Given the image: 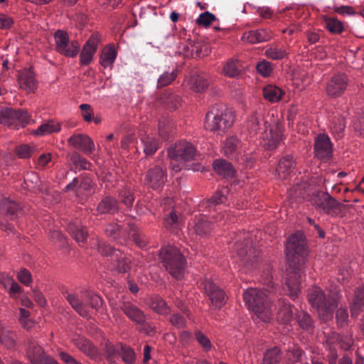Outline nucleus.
<instances>
[{
  "instance_id": "f257e3e1",
  "label": "nucleus",
  "mask_w": 364,
  "mask_h": 364,
  "mask_svg": "<svg viewBox=\"0 0 364 364\" xmlns=\"http://www.w3.org/2000/svg\"><path fill=\"white\" fill-rule=\"evenodd\" d=\"M306 252H287L288 268L285 291L294 300L300 292L301 272L306 259Z\"/></svg>"
},
{
  "instance_id": "f03ea898",
  "label": "nucleus",
  "mask_w": 364,
  "mask_h": 364,
  "mask_svg": "<svg viewBox=\"0 0 364 364\" xmlns=\"http://www.w3.org/2000/svg\"><path fill=\"white\" fill-rule=\"evenodd\" d=\"M338 291L326 294L317 287L311 289L308 294L309 302L324 321L333 318V311L338 306Z\"/></svg>"
},
{
  "instance_id": "7ed1b4c3",
  "label": "nucleus",
  "mask_w": 364,
  "mask_h": 364,
  "mask_svg": "<svg viewBox=\"0 0 364 364\" xmlns=\"http://www.w3.org/2000/svg\"><path fill=\"white\" fill-rule=\"evenodd\" d=\"M243 299L255 316L261 321L268 323L271 321L272 311L269 299L263 290L255 288L247 289L243 294Z\"/></svg>"
},
{
  "instance_id": "20e7f679",
  "label": "nucleus",
  "mask_w": 364,
  "mask_h": 364,
  "mask_svg": "<svg viewBox=\"0 0 364 364\" xmlns=\"http://www.w3.org/2000/svg\"><path fill=\"white\" fill-rule=\"evenodd\" d=\"M234 120L235 117L232 112L213 107L206 114L205 127L210 132L220 134L232 127Z\"/></svg>"
},
{
  "instance_id": "39448f33",
  "label": "nucleus",
  "mask_w": 364,
  "mask_h": 364,
  "mask_svg": "<svg viewBox=\"0 0 364 364\" xmlns=\"http://www.w3.org/2000/svg\"><path fill=\"white\" fill-rule=\"evenodd\" d=\"M265 124H268L266 129H264L262 138L264 146L268 149H275L283 139V124L277 115L274 113H269L265 119Z\"/></svg>"
},
{
  "instance_id": "423d86ee",
  "label": "nucleus",
  "mask_w": 364,
  "mask_h": 364,
  "mask_svg": "<svg viewBox=\"0 0 364 364\" xmlns=\"http://www.w3.org/2000/svg\"><path fill=\"white\" fill-rule=\"evenodd\" d=\"M159 257L166 269L173 277H181L186 267V260L181 252H159Z\"/></svg>"
},
{
  "instance_id": "0eeeda50",
  "label": "nucleus",
  "mask_w": 364,
  "mask_h": 364,
  "mask_svg": "<svg viewBox=\"0 0 364 364\" xmlns=\"http://www.w3.org/2000/svg\"><path fill=\"white\" fill-rule=\"evenodd\" d=\"M55 48L58 53L67 56L75 57L79 51L80 45L77 41H70L68 34L61 30L57 31L54 34Z\"/></svg>"
},
{
  "instance_id": "6e6552de",
  "label": "nucleus",
  "mask_w": 364,
  "mask_h": 364,
  "mask_svg": "<svg viewBox=\"0 0 364 364\" xmlns=\"http://www.w3.org/2000/svg\"><path fill=\"white\" fill-rule=\"evenodd\" d=\"M168 154L171 159L185 162L192 160L196 154V151L192 144L183 141L170 148Z\"/></svg>"
},
{
  "instance_id": "1a4fd4ad",
  "label": "nucleus",
  "mask_w": 364,
  "mask_h": 364,
  "mask_svg": "<svg viewBox=\"0 0 364 364\" xmlns=\"http://www.w3.org/2000/svg\"><path fill=\"white\" fill-rule=\"evenodd\" d=\"M348 80L345 73H338L328 81L326 87V94L332 97L341 95L346 90Z\"/></svg>"
},
{
  "instance_id": "9d476101",
  "label": "nucleus",
  "mask_w": 364,
  "mask_h": 364,
  "mask_svg": "<svg viewBox=\"0 0 364 364\" xmlns=\"http://www.w3.org/2000/svg\"><path fill=\"white\" fill-rule=\"evenodd\" d=\"M203 288L215 308L220 309L226 303L227 296L224 291L213 282L205 280L203 282Z\"/></svg>"
},
{
  "instance_id": "9b49d317",
  "label": "nucleus",
  "mask_w": 364,
  "mask_h": 364,
  "mask_svg": "<svg viewBox=\"0 0 364 364\" xmlns=\"http://www.w3.org/2000/svg\"><path fill=\"white\" fill-rule=\"evenodd\" d=\"M100 41L101 36L99 33H94L89 38L83 46L80 55L81 65H87L92 61L93 56L97 50V46Z\"/></svg>"
},
{
  "instance_id": "f8f14e48",
  "label": "nucleus",
  "mask_w": 364,
  "mask_h": 364,
  "mask_svg": "<svg viewBox=\"0 0 364 364\" xmlns=\"http://www.w3.org/2000/svg\"><path fill=\"white\" fill-rule=\"evenodd\" d=\"M70 146L79 149L87 155L92 154L95 151V144L92 139L83 134H73L68 139Z\"/></svg>"
},
{
  "instance_id": "ddd939ff",
  "label": "nucleus",
  "mask_w": 364,
  "mask_h": 364,
  "mask_svg": "<svg viewBox=\"0 0 364 364\" xmlns=\"http://www.w3.org/2000/svg\"><path fill=\"white\" fill-rule=\"evenodd\" d=\"M314 152L321 160H328L331 157L332 144L328 135L320 134L315 138Z\"/></svg>"
},
{
  "instance_id": "4468645a",
  "label": "nucleus",
  "mask_w": 364,
  "mask_h": 364,
  "mask_svg": "<svg viewBox=\"0 0 364 364\" xmlns=\"http://www.w3.org/2000/svg\"><path fill=\"white\" fill-rule=\"evenodd\" d=\"M26 352L28 359L32 364H43L44 360L49 357L33 338H28L26 341Z\"/></svg>"
},
{
  "instance_id": "2eb2a0df",
  "label": "nucleus",
  "mask_w": 364,
  "mask_h": 364,
  "mask_svg": "<svg viewBox=\"0 0 364 364\" xmlns=\"http://www.w3.org/2000/svg\"><path fill=\"white\" fill-rule=\"evenodd\" d=\"M120 309L132 322L136 324H144L146 317L142 310L136 305L128 301H124L120 304Z\"/></svg>"
},
{
  "instance_id": "dca6fc26",
  "label": "nucleus",
  "mask_w": 364,
  "mask_h": 364,
  "mask_svg": "<svg viewBox=\"0 0 364 364\" xmlns=\"http://www.w3.org/2000/svg\"><path fill=\"white\" fill-rule=\"evenodd\" d=\"M17 82L19 87L27 92H34L38 87V82L31 68L23 69L18 72Z\"/></svg>"
},
{
  "instance_id": "f3484780",
  "label": "nucleus",
  "mask_w": 364,
  "mask_h": 364,
  "mask_svg": "<svg viewBox=\"0 0 364 364\" xmlns=\"http://www.w3.org/2000/svg\"><path fill=\"white\" fill-rule=\"evenodd\" d=\"M166 181V175L164 169L158 166L149 169L144 179L146 184L153 189L161 188Z\"/></svg>"
},
{
  "instance_id": "a211bd4d",
  "label": "nucleus",
  "mask_w": 364,
  "mask_h": 364,
  "mask_svg": "<svg viewBox=\"0 0 364 364\" xmlns=\"http://www.w3.org/2000/svg\"><path fill=\"white\" fill-rule=\"evenodd\" d=\"M62 294L65 299L68 301L72 308L81 316L87 318L89 311L87 305L80 299L79 296L68 289H63Z\"/></svg>"
},
{
  "instance_id": "6ab92c4d",
  "label": "nucleus",
  "mask_w": 364,
  "mask_h": 364,
  "mask_svg": "<svg viewBox=\"0 0 364 364\" xmlns=\"http://www.w3.org/2000/svg\"><path fill=\"white\" fill-rule=\"evenodd\" d=\"M296 166V161L291 155H286L280 159L276 168V175L279 179H286Z\"/></svg>"
},
{
  "instance_id": "aec40b11",
  "label": "nucleus",
  "mask_w": 364,
  "mask_h": 364,
  "mask_svg": "<svg viewBox=\"0 0 364 364\" xmlns=\"http://www.w3.org/2000/svg\"><path fill=\"white\" fill-rule=\"evenodd\" d=\"M271 38V33L265 29L250 31L244 33L242 36L243 41L252 44L265 42Z\"/></svg>"
},
{
  "instance_id": "412c9836",
  "label": "nucleus",
  "mask_w": 364,
  "mask_h": 364,
  "mask_svg": "<svg viewBox=\"0 0 364 364\" xmlns=\"http://www.w3.org/2000/svg\"><path fill=\"white\" fill-rule=\"evenodd\" d=\"M286 250H305L308 248L306 240L302 232H298L289 237Z\"/></svg>"
},
{
  "instance_id": "4be33fe9",
  "label": "nucleus",
  "mask_w": 364,
  "mask_h": 364,
  "mask_svg": "<svg viewBox=\"0 0 364 364\" xmlns=\"http://www.w3.org/2000/svg\"><path fill=\"white\" fill-rule=\"evenodd\" d=\"M242 143L236 136H231L225 141L223 146L224 154L230 158H237V156L241 154Z\"/></svg>"
},
{
  "instance_id": "5701e85b",
  "label": "nucleus",
  "mask_w": 364,
  "mask_h": 364,
  "mask_svg": "<svg viewBox=\"0 0 364 364\" xmlns=\"http://www.w3.org/2000/svg\"><path fill=\"white\" fill-rule=\"evenodd\" d=\"M322 200L324 203H322L318 210L331 216L336 215L341 204L329 193L325 194Z\"/></svg>"
},
{
  "instance_id": "b1692460",
  "label": "nucleus",
  "mask_w": 364,
  "mask_h": 364,
  "mask_svg": "<svg viewBox=\"0 0 364 364\" xmlns=\"http://www.w3.org/2000/svg\"><path fill=\"white\" fill-rule=\"evenodd\" d=\"M262 93L264 98L271 103L279 102L285 94L281 87L274 85L264 87Z\"/></svg>"
},
{
  "instance_id": "393cba45",
  "label": "nucleus",
  "mask_w": 364,
  "mask_h": 364,
  "mask_svg": "<svg viewBox=\"0 0 364 364\" xmlns=\"http://www.w3.org/2000/svg\"><path fill=\"white\" fill-rule=\"evenodd\" d=\"M117 50L112 45H108L105 46L100 54V65L105 68H111L112 67L116 58H117Z\"/></svg>"
},
{
  "instance_id": "a878e982",
  "label": "nucleus",
  "mask_w": 364,
  "mask_h": 364,
  "mask_svg": "<svg viewBox=\"0 0 364 364\" xmlns=\"http://www.w3.org/2000/svg\"><path fill=\"white\" fill-rule=\"evenodd\" d=\"M60 129L61 125L59 122L50 120L39 126L38 129L33 132V134L36 136H45L59 132Z\"/></svg>"
},
{
  "instance_id": "bb28decb",
  "label": "nucleus",
  "mask_w": 364,
  "mask_h": 364,
  "mask_svg": "<svg viewBox=\"0 0 364 364\" xmlns=\"http://www.w3.org/2000/svg\"><path fill=\"white\" fill-rule=\"evenodd\" d=\"M74 343L81 352L90 358H94L97 355V349L87 339L79 338L75 340Z\"/></svg>"
},
{
  "instance_id": "cd10ccee",
  "label": "nucleus",
  "mask_w": 364,
  "mask_h": 364,
  "mask_svg": "<svg viewBox=\"0 0 364 364\" xmlns=\"http://www.w3.org/2000/svg\"><path fill=\"white\" fill-rule=\"evenodd\" d=\"M213 166L214 170L224 177H232L235 174V169L231 164L224 159L215 160Z\"/></svg>"
},
{
  "instance_id": "c85d7f7f",
  "label": "nucleus",
  "mask_w": 364,
  "mask_h": 364,
  "mask_svg": "<svg viewBox=\"0 0 364 364\" xmlns=\"http://www.w3.org/2000/svg\"><path fill=\"white\" fill-rule=\"evenodd\" d=\"M221 73L228 77H236L240 74V63L236 59H229L223 65Z\"/></svg>"
},
{
  "instance_id": "c756f323",
  "label": "nucleus",
  "mask_w": 364,
  "mask_h": 364,
  "mask_svg": "<svg viewBox=\"0 0 364 364\" xmlns=\"http://www.w3.org/2000/svg\"><path fill=\"white\" fill-rule=\"evenodd\" d=\"M268 124H265V120L262 114L255 113L249 118L247 127L250 132L257 134L263 127L266 129Z\"/></svg>"
},
{
  "instance_id": "7c9ffc66",
  "label": "nucleus",
  "mask_w": 364,
  "mask_h": 364,
  "mask_svg": "<svg viewBox=\"0 0 364 364\" xmlns=\"http://www.w3.org/2000/svg\"><path fill=\"white\" fill-rule=\"evenodd\" d=\"M118 209L117 201L112 197H106L97 205V210L100 214L114 213Z\"/></svg>"
},
{
  "instance_id": "2f4dec72",
  "label": "nucleus",
  "mask_w": 364,
  "mask_h": 364,
  "mask_svg": "<svg viewBox=\"0 0 364 364\" xmlns=\"http://www.w3.org/2000/svg\"><path fill=\"white\" fill-rule=\"evenodd\" d=\"M325 28L333 34H340L344 29V23L343 21L334 17L323 16Z\"/></svg>"
},
{
  "instance_id": "473e14b6",
  "label": "nucleus",
  "mask_w": 364,
  "mask_h": 364,
  "mask_svg": "<svg viewBox=\"0 0 364 364\" xmlns=\"http://www.w3.org/2000/svg\"><path fill=\"white\" fill-rule=\"evenodd\" d=\"M149 306L159 314L166 315L170 313V307L167 302L158 296L151 298Z\"/></svg>"
},
{
  "instance_id": "72a5a7b5",
  "label": "nucleus",
  "mask_w": 364,
  "mask_h": 364,
  "mask_svg": "<svg viewBox=\"0 0 364 364\" xmlns=\"http://www.w3.org/2000/svg\"><path fill=\"white\" fill-rule=\"evenodd\" d=\"M68 230L77 242H82L87 238V232L84 227L78 223H70L68 226Z\"/></svg>"
},
{
  "instance_id": "f704fd0d",
  "label": "nucleus",
  "mask_w": 364,
  "mask_h": 364,
  "mask_svg": "<svg viewBox=\"0 0 364 364\" xmlns=\"http://www.w3.org/2000/svg\"><path fill=\"white\" fill-rule=\"evenodd\" d=\"M252 234L250 232H240L235 238V247L238 250L252 248Z\"/></svg>"
},
{
  "instance_id": "c9c22d12",
  "label": "nucleus",
  "mask_w": 364,
  "mask_h": 364,
  "mask_svg": "<svg viewBox=\"0 0 364 364\" xmlns=\"http://www.w3.org/2000/svg\"><path fill=\"white\" fill-rule=\"evenodd\" d=\"M189 85L193 90L200 92L208 87L209 81L202 75H194L190 77Z\"/></svg>"
},
{
  "instance_id": "e433bc0d",
  "label": "nucleus",
  "mask_w": 364,
  "mask_h": 364,
  "mask_svg": "<svg viewBox=\"0 0 364 364\" xmlns=\"http://www.w3.org/2000/svg\"><path fill=\"white\" fill-rule=\"evenodd\" d=\"M25 188L30 191L40 190L41 181L38 176L34 172H28L24 175Z\"/></svg>"
},
{
  "instance_id": "4c0bfd02",
  "label": "nucleus",
  "mask_w": 364,
  "mask_h": 364,
  "mask_svg": "<svg viewBox=\"0 0 364 364\" xmlns=\"http://www.w3.org/2000/svg\"><path fill=\"white\" fill-rule=\"evenodd\" d=\"M144 152L146 156L153 155L159 149V143L152 136H144L141 138Z\"/></svg>"
},
{
  "instance_id": "58836bf2",
  "label": "nucleus",
  "mask_w": 364,
  "mask_h": 364,
  "mask_svg": "<svg viewBox=\"0 0 364 364\" xmlns=\"http://www.w3.org/2000/svg\"><path fill=\"white\" fill-rule=\"evenodd\" d=\"M177 70H166L161 73L157 80V88H161L170 85L177 77Z\"/></svg>"
},
{
  "instance_id": "ea45409f",
  "label": "nucleus",
  "mask_w": 364,
  "mask_h": 364,
  "mask_svg": "<svg viewBox=\"0 0 364 364\" xmlns=\"http://www.w3.org/2000/svg\"><path fill=\"white\" fill-rule=\"evenodd\" d=\"M181 216H178L173 211H171L168 216L164 218V226L171 232H176L181 223Z\"/></svg>"
},
{
  "instance_id": "a19ab883",
  "label": "nucleus",
  "mask_w": 364,
  "mask_h": 364,
  "mask_svg": "<svg viewBox=\"0 0 364 364\" xmlns=\"http://www.w3.org/2000/svg\"><path fill=\"white\" fill-rule=\"evenodd\" d=\"M82 296L87 301L88 305L91 308L98 310L102 306L103 300L102 297L94 292L85 290L82 291Z\"/></svg>"
},
{
  "instance_id": "79ce46f5",
  "label": "nucleus",
  "mask_w": 364,
  "mask_h": 364,
  "mask_svg": "<svg viewBox=\"0 0 364 364\" xmlns=\"http://www.w3.org/2000/svg\"><path fill=\"white\" fill-rule=\"evenodd\" d=\"M281 358L280 350L277 347L272 348L264 354L262 364H279Z\"/></svg>"
},
{
  "instance_id": "37998d69",
  "label": "nucleus",
  "mask_w": 364,
  "mask_h": 364,
  "mask_svg": "<svg viewBox=\"0 0 364 364\" xmlns=\"http://www.w3.org/2000/svg\"><path fill=\"white\" fill-rule=\"evenodd\" d=\"M1 204L3 205V208H0V210L4 213L5 214L10 215H18L21 210L19 205L15 203L14 201L10 200L6 198H4L1 201Z\"/></svg>"
},
{
  "instance_id": "c03bdc74",
  "label": "nucleus",
  "mask_w": 364,
  "mask_h": 364,
  "mask_svg": "<svg viewBox=\"0 0 364 364\" xmlns=\"http://www.w3.org/2000/svg\"><path fill=\"white\" fill-rule=\"evenodd\" d=\"M0 343L8 349H14L16 346V334L9 330H4L0 335Z\"/></svg>"
},
{
  "instance_id": "a18cd8bd",
  "label": "nucleus",
  "mask_w": 364,
  "mask_h": 364,
  "mask_svg": "<svg viewBox=\"0 0 364 364\" xmlns=\"http://www.w3.org/2000/svg\"><path fill=\"white\" fill-rule=\"evenodd\" d=\"M31 120L28 112L24 109H15L14 128L19 129L23 127L29 123Z\"/></svg>"
},
{
  "instance_id": "49530a36",
  "label": "nucleus",
  "mask_w": 364,
  "mask_h": 364,
  "mask_svg": "<svg viewBox=\"0 0 364 364\" xmlns=\"http://www.w3.org/2000/svg\"><path fill=\"white\" fill-rule=\"evenodd\" d=\"M296 320L301 328L306 331L313 329L314 321L311 316L305 311H299L296 314Z\"/></svg>"
},
{
  "instance_id": "de8ad7c7",
  "label": "nucleus",
  "mask_w": 364,
  "mask_h": 364,
  "mask_svg": "<svg viewBox=\"0 0 364 364\" xmlns=\"http://www.w3.org/2000/svg\"><path fill=\"white\" fill-rule=\"evenodd\" d=\"M15 109L6 108L0 111V123L14 127Z\"/></svg>"
},
{
  "instance_id": "09e8293b",
  "label": "nucleus",
  "mask_w": 364,
  "mask_h": 364,
  "mask_svg": "<svg viewBox=\"0 0 364 364\" xmlns=\"http://www.w3.org/2000/svg\"><path fill=\"white\" fill-rule=\"evenodd\" d=\"M195 232L198 235L204 237L208 235L212 230V225L206 219H200L195 225Z\"/></svg>"
},
{
  "instance_id": "8fccbe9b",
  "label": "nucleus",
  "mask_w": 364,
  "mask_h": 364,
  "mask_svg": "<svg viewBox=\"0 0 364 364\" xmlns=\"http://www.w3.org/2000/svg\"><path fill=\"white\" fill-rule=\"evenodd\" d=\"M293 317L292 307L290 304L284 303L278 312V319L283 323L290 322Z\"/></svg>"
},
{
  "instance_id": "3c124183",
  "label": "nucleus",
  "mask_w": 364,
  "mask_h": 364,
  "mask_svg": "<svg viewBox=\"0 0 364 364\" xmlns=\"http://www.w3.org/2000/svg\"><path fill=\"white\" fill-rule=\"evenodd\" d=\"M119 198L122 203L127 208L132 206L134 201V194L130 188L124 187L119 193Z\"/></svg>"
},
{
  "instance_id": "603ef678",
  "label": "nucleus",
  "mask_w": 364,
  "mask_h": 364,
  "mask_svg": "<svg viewBox=\"0 0 364 364\" xmlns=\"http://www.w3.org/2000/svg\"><path fill=\"white\" fill-rule=\"evenodd\" d=\"M336 341L340 345V348L344 350H348L351 348L354 343V340L352 335L336 334L335 336Z\"/></svg>"
},
{
  "instance_id": "864d4df0",
  "label": "nucleus",
  "mask_w": 364,
  "mask_h": 364,
  "mask_svg": "<svg viewBox=\"0 0 364 364\" xmlns=\"http://www.w3.org/2000/svg\"><path fill=\"white\" fill-rule=\"evenodd\" d=\"M228 189L226 188H222L217 191L215 195L208 200V206L210 208H214L218 205L223 203L226 200V193Z\"/></svg>"
},
{
  "instance_id": "5fc2aeb1",
  "label": "nucleus",
  "mask_w": 364,
  "mask_h": 364,
  "mask_svg": "<svg viewBox=\"0 0 364 364\" xmlns=\"http://www.w3.org/2000/svg\"><path fill=\"white\" fill-rule=\"evenodd\" d=\"M122 360L127 364H134L136 353L132 348L128 346H122L119 353Z\"/></svg>"
},
{
  "instance_id": "6e6d98bb",
  "label": "nucleus",
  "mask_w": 364,
  "mask_h": 364,
  "mask_svg": "<svg viewBox=\"0 0 364 364\" xmlns=\"http://www.w3.org/2000/svg\"><path fill=\"white\" fill-rule=\"evenodd\" d=\"M364 305V287H359L355 289L354 298L351 306L352 314L357 309Z\"/></svg>"
},
{
  "instance_id": "4d7b16f0",
  "label": "nucleus",
  "mask_w": 364,
  "mask_h": 364,
  "mask_svg": "<svg viewBox=\"0 0 364 364\" xmlns=\"http://www.w3.org/2000/svg\"><path fill=\"white\" fill-rule=\"evenodd\" d=\"M267 58L272 60H281L287 55V51L283 48L272 46L265 51Z\"/></svg>"
},
{
  "instance_id": "13d9d810",
  "label": "nucleus",
  "mask_w": 364,
  "mask_h": 364,
  "mask_svg": "<svg viewBox=\"0 0 364 364\" xmlns=\"http://www.w3.org/2000/svg\"><path fill=\"white\" fill-rule=\"evenodd\" d=\"M346 127L344 118L338 117V118L332 120L330 124V129L333 133L336 134L338 136H341Z\"/></svg>"
},
{
  "instance_id": "bf43d9fd",
  "label": "nucleus",
  "mask_w": 364,
  "mask_h": 364,
  "mask_svg": "<svg viewBox=\"0 0 364 364\" xmlns=\"http://www.w3.org/2000/svg\"><path fill=\"white\" fill-rule=\"evenodd\" d=\"M336 320L339 328H345L348 325V313L346 309L340 308L336 311Z\"/></svg>"
},
{
  "instance_id": "052dcab7",
  "label": "nucleus",
  "mask_w": 364,
  "mask_h": 364,
  "mask_svg": "<svg viewBox=\"0 0 364 364\" xmlns=\"http://www.w3.org/2000/svg\"><path fill=\"white\" fill-rule=\"evenodd\" d=\"M70 160L77 168L81 169H90L91 166V164L88 161L76 152L71 155Z\"/></svg>"
},
{
  "instance_id": "680f3d73",
  "label": "nucleus",
  "mask_w": 364,
  "mask_h": 364,
  "mask_svg": "<svg viewBox=\"0 0 364 364\" xmlns=\"http://www.w3.org/2000/svg\"><path fill=\"white\" fill-rule=\"evenodd\" d=\"M216 19V17L212 13L209 11H205L199 15L198 18L196 19V23L199 26H203L204 27H208L210 23Z\"/></svg>"
},
{
  "instance_id": "e2e57ef3",
  "label": "nucleus",
  "mask_w": 364,
  "mask_h": 364,
  "mask_svg": "<svg viewBox=\"0 0 364 364\" xmlns=\"http://www.w3.org/2000/svg\"><path fill=\"white\" fill-rule=\"evenodd\" d=\"M195 338L202 346L204 350L208 351L212 348V344L209 338L201 331H197L195 333Z\"/></svg>"
},
{
  "instance_id": "0e129e2a",
  "label": "nucleus",
  "mask_w": 364,
  "mask_h": 364,
  "mask_svg": "<svg viewBox=\"0 0 364 364\" xmlns=\"http://www.w3.org/2000/svg\"><path fill=\"white\" fill-rule=\"evenodd\" d=\"M16 154L21 159H28L34 151V147L28 144H22L16 147Z\"/></svg>"
},
{
  "instance_id": "69168bd1",
  "label": "nucleus",
  "mask_w": 364,
  "mask_h": 364,
  "mask_svg": "<svg viewBox=\"0 0 364 364\" xmlns=\"http://www.w3.org/2000/svg\"><path fill=\"white\" fill-rule=\"evenodd\" d=\"M257 70L262 76L267 77L270 75L272 67L270 63L263 60L257 65Z\"/></svg>"
},
{
  "instance_id": "338daca9",
  "label": "nucleus",
  "mask_w": 364,
  "mask_h": 364,
  "mask_svg": "<svg viewBox=\"0 0 364 364\" xmlns=\"http://www.w3.org/2000/svg\"><path fill=\"white\" fill-rule=\"evenodd\" d=\"M170 323L178 328H184L186 325V318L179 314H173L169 317Z\"/></svg>"
},
{
  "instance_id": "774afa93",
  "label": "nucleus",
  "mask_w": 364,
  "mask_h": 364,
  "mask_svg": "<svg viewBox=\"0 0 364 364\" xmlns=\"http://www.w3.org/2000/svg\"><path fill=\"white\" fill-rule=\"evenodd\" d=\"M18 281L26 286H29L32 282V276L31 272L26 269H21L17 274Z\"/></svg>"
}]
</instances>
